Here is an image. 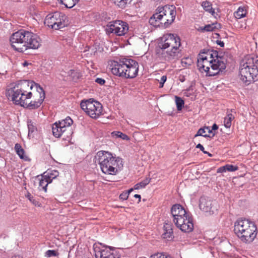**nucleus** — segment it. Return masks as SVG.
I'll use <instances>...</instances> for the list:
<instances>
[{
	"label": "nucleus",
	"mask_w": 258,
	"mask_h": 258,
	"mask_svg": "<svg viewBox=\"0 0 258 258\" xmlns=\"http://www.w3.org/2000/svg\"><path fill=\"white\" fill-rule=\"evenodd\" d=\"M46 173V172H45ZM45 173H44V174ZM59 175V172L56 170H48L46 172V174L45 175L47 179L49 180L52 181L53 179L55 178Z\"/></svg>",
	"instance_id": "obj_27"
},
{
	"label": "nucleus",
	"mask_w": 258,
	"mask_h": 258,
	"mask_svg": "<svg viewBox=\"0 0 258 258\" xmlns=\"http://www.w3.org/2000/svg\"><path fill=\"white\" fill-rule=\"evenodd\" d=\"M139 67L137 61L131 58H122L119 59L118 61H114L111 72L119 77L133 79L138 75Z\"/></svg>",
	"instance_id": "obj_6"
},
{
	"label": "nucleus",
	"mask_w": 258,
	"mask_h": 258,
	"mask_svg": "<svg viewBox=\"0 0 258 258\" xmlns=\"http://www.w3.org/2000/svg\"><path fill=\"white\" fill-rule=\"evenodd\" d=\"M176 35L173 34H165L162 38V49H166L170 47V45L172 41L175 39Z\"/></svg>",
	"instance_id": "obj_20"
},
{
	"label": "nucleus",
	"mask_w": 258,
	"mask_h": 258,
	"mask_svg": "<svg viewBox=\"0 0 258 258\" xmlns=\"http://www.w3.org/2000/svg\"><path fill=\"white\" fill-rule=\"evenodd\" d=\"M181 49L180 48H171L170 50H167L164 54L165 59L170 61L178 59L181 56Z\"/></svg>",
	"instance_id": "obj_18"
},
{
	"label": "nucleus",
	"mask_w": 258,
	"mask_h": 258,
	"mask_svg": "<svg viewBox=\"0 0 258 258\" xmlns=\"http://www.w3.org/2000/svg\"><path fill=\"white\" fill-rule=\"evenodd\" d=\"M27 126L28 128V136L37 131L36 123L31 120H28Z\"/></svg>",
	"instance_id": "obj_33"
},
{
	"label": "nucleus",
	"mask_w": 258,
	"mask_h": 258,
	"mask_svg": "<svg viewBox=\"0 0 258 258\" xmlns=\"http://www.w3.org/2000/svg\"><path fill=\"white\" fill-rule=\"evenodd\" d=\"M173 227V226L172 223L165 222L163 227L164 232L162 235L164 239L169 240L174 238Z\"/></svg>",
	"instance_id": "obj_19"
},
{
	"label": "nucleus",
	"mask_w": 258,
	"mask_h": 258,
	"mask_svg": "<svg viewBox=\"0 0 258 258\" xmlns=\"http://www.w3.org/2000/svg\"><path fill=\"white\" fill-rule=\"evenodd\" d=\"M59 125H61L71 135L73 134V131L71 125L73 123V120L69 116L66 118L65 119L61 120L58 122Z\"/></svg>",
	"instance_id": "obj_21"
},
{
	"label": "nucleus",
	"mask_w": 258,
	"mask_h": 258,
	"mask_svg": "<svg viewBox=\"0 0 258 258\" xmlns=\"http://www.w3.org/2000/svg\"><path fill=\"white\" fill-rule=\"evenodd\" d=\"M176 15V11L168 6L158 7L156 13L150 18L149 23L154 26L163 25L167 28L174 21Z\"/></svg>",
	"instance_id": "obj_7"
},
{
	"label": "nucleus",
	"mask_w": 258,
	"mask_h": 258,
	"mask_svg": "<svg viewBox=\"0 0 258 258\" xmlns=\"http://www.w3.org/2000/svg\"><path fill=\"white\" fill-rule=\"evenodd\" d=\"M93 249L96 258H119L115 255L110 247L103 246L100 244H95Z\"/></svg>",
	"instance_id": "obj_13"
},
{
	"label": "nucleus",
	"mask_w": 258,
	"mask_h": 258,
	"mask_svg": "<svg viewBox=\"0 0 258 258\" xmlns=\"http://www.w3.org/2000/svg\"><path fill=\"white\" fill-rule=\"evenodd\" d=\"M206 154H207L209 157L212 156V155L211 153H209L208 152V153H207Z\"/></svg>",
	"instance_id": "obj_54"
},
{
	"label": "nucleus",
	"mask_w": 258,
	"mask_h": 258,
	"mask_svg": "<svg viewBox=\"0 0 258 258\" xmlns=\"http://www.w3.org/2000/svg\"><path fill=\"white\" fill-rule=\"evenodd\" d=\"M234 118V116L231 113H228L224 117V124L226 128H229L231 125V121Z\"/></svg>",
	"instance_id": "obj_28"
},
{
	"label": "nucleus",
	"mask_w": 258,
	"mask_h": 258,
	"mask_svg": "<svg viewBox=\"0 0 258 258\" xmlns=\"http://www.w3.org/2000/svg\"><path fill=\"white\" fill-rule=\"evenodd\" d=\"M134 197L135 198H137V199H139L138 203H139L141 201V196L140 195L136 194V195H134Z\"/></svg>",
	"instance_id": "obj_49"
},
{
	"label": "nucleus",
	"mask_w": 258,
	"mask_h": 258,
	"mask_svg": "<svg viewBox=\"0 0 258 258\" xmlns=\"http://www.w3.org/2000/svg\"><path fill=\"white\" fill-rule=\"evenodd\" d=\"M190 214L189 212H187L184 208L179 204L173 205L171 209V214L173 218V222L174 223L178 222V221H181L182 219Z\"/></svg>",
	"instance_id": "obj_16"
},
{
	"label": "nucleus",
	"mask_w": 258,
	"mask_h": 258,
	"mask_svg": "<svg viewBox=\"0 0 258 258\" xmlns=\"http://www.w3.org/2000/svg\"><path fill=\"white\" fill-rule=\"evenodd\" d=\"M200 208L208 215H212L217 210V203L208 197H202L200 200Z\"/></svg>",
	"instance_id": "obj_14"
},
{
	"label": "nucleus",
	"mask_w": 258,
	"mask_h": 258,
	"mask_svg": "<svg viewBox=\"0 0 258 258\" xmlns=\"http://www.w3.org/2000/svg\"><path fill=\"white\" fill-rule=\"evenodd\" d=\"M24 85H27L30 87V89H32L33 87H35L36 89V93L34 94V97H35L34 100L31 101L28 103L27 100L25 102L22 107L29 110H34L38 108L43 103L45 98V91L38 84L35 83L34 81H25L23 82Z\"/></svg>",
	"instance_id": "obj_9"
},
{
	"label": "nucleus",
	"mask_w": 258,
	"mask_h": 258,
	"mask_svg": "<svg viewBox=\"0 0 258 258\" xmlns=\"http://www.w3.org/2000/svg\"><path fill=\"white\" fill-rule=\"evenodd\" d=\"M53 135L56 138H59L62 136L64 139H70L72 135L63 128L61 125H59L58 122H56L52 126Z\"/></svg>",
	"instance_id": "obj_17"
},
{
	"label": "nucleus",
	"mask_w": 258,
	"mask_h": 258,
	"mask_svg": "<svg viewBox=\"0 0 258 258\" xmlns=\"http://www.w3.org/2000/svg\"><path fill=\"white\" fill-rule=\"evenodd\" d=\"M151 179L146 178L143 181L136 184L134 186L135 189H139L145 187V186L148 184L150 182Z\"/></svg>",
	"instance_id": "obj_32"
},
{
	"label": "nucleus",
	"mask_w": 258,
	"mask_h": 258,
	"mask_svg": "<svg viewBox=\"0 0 258 258\" xmlns=\"http://www.w3.org/2000/svg\"><path fill=\"white\" fill-rule=\"evenodd\" d=\"M240 79L245 85L258 80V56H248L240 64Z\"/></svg>",
	"instance_id": "obj_5"
},
{
	"label": "nucleus",
	"mask_w": 258,
	"mask_h": 258,
	"mask_svg": "<svg viewBox=\"0 0 258 258\" xmlns=\"http://www.w3.org/2000/svg\"><path fill=\"white\" fill-rule=\"evenodd\" d=\"M80 106L86 114L92 118L96 119L102 114V105L98 101L94 100L93 99L82 101Z\"/></svg>",
	"instance_id": "obj_11"
},
{
	"label": "nucleus",
	"mask_w": 258,
	"mask_h": 258,
	"mask_svg": "<svg viewBox=\"0 0 258 258\" xmlns=\"http://www.w3.org/2000/svg\"><path fill=\"white\" fill-rule=\"evenodd\" d=\"M174 224L181 231L185 233L190 232L194 230L193 218L191 214L187 215L182 219L181 221H178V222Z\"/></svg>",
	"instance_id": "obj_15"
},
{
	"label": "nucleus",
	"mask_w": 258,
	"mask_h": 258,
	"mask_svg": "<svg viewBox=\"0 0 258 258\" xmlns=\"http://www.w3.org/2000/svg\"><path fill=\"white\" fill-rule=\"evenodd\" d=\"M167 80V77L166 76H163L161 78L159 88H162L164 86V83L166 82Z\"/></svg>",
	"instance_id": "obj_40"
},
{
	"label": "nucleus",
	"mask_w": 258,
	"mask_h": 258,
	"mask_svg": "<svg viewBox=\"0 0 258 258\" xmlns=\"http://www.w3.org/2000/svg\"><path fill=\"white\" fill-rule=\"evenodd\" d=\"M60 3L65 6L67 8H73L79 2V0H58Z\"/></svg>",
	"instance_id": "obj_26"
},
{
	"label": "nucleus",
	"mask_w": 258,
	"mask_h": 258,
	"mask_svg": "<svg viewBox=\"0 0 258 258\" xmlns=\"http://www.w3.org/2000/svg\"><path fill=\"white\" fill-rule=\"evenodd\" d=\"M15 150L21 159H25L26 157L25 156V151L19 144H16L15 145Z\"/></svg>",
	"instance_id": "obj_29"
},
{
	"label": "nucleus",
	"mask_w": 258,
	"mask_h": 258,
	"mask_svg": "<svg viewBox=\"0 0 258 258\" xmlns=\"http://www.w3.org/2000/svg\"><path fill=\"white\" fill-rule=\"evenodd\" d=\"M115 5L121 9L125 8L128 5L131 4L133 0H112Z\"/></svg>",
	"instance_id": "obj_24"
},
{
	"label": "nucleus",
	"mask_w": 258,
	"mask_h": 258,
	"mask_svg": "<svg viewBox=\"0 0 258 258\" xmlns=\"http://www.w3.org/2000/svg\"><path fill=\"white\" fill-rule=\"evenodd\" d=\"M59 254L56 250H48L45 253V256L48 257L51 256H56Z\"/></svg>",
	"instance_id": "obj_38"
},
{
	"label": "nucleus",
	"mask_w": 258,
	"mask_h": 258,
	"mask_svg": "<svg viewBox=\"0 0 258 258\" xmlns=\"http://www.w3.org/2000/svg\"><path fill=\"white\" fill-rule=\"evenodd\" d=\"M202 6L206 11L211 14L213 16L214 15L215 13V10L212 8V5L210 2L208 1L203 2Z\"/></svg>",
	"instance_id": "obj_25"
},
{
	"label": "nucleus",
	"mask_w": 258,
	"mask_h": 258,
	"mask_svg": "<svg viewBox=\"0 0 258 258\" xmlns=\"http://www.w3.org/2000/svg\"><path fill=\"white\" fill-rule=\"evenodd\" d=\"M95 82L101 85H103L105 83V80L101 78H97L95 79Z\"/></svg>",
	"instance_id": "obj_41"
},
{
	"label": "nucleus",
	"mask_w": 258,
	"mask_h": 258,
	"mask_svg": "<svg viewBox=\"0 0 258 258\" xmlns=\"http://www.w3.org/2000/svg\"><path fill=\"white\" fill-rule=\"evenodd\" d=\"M196 148H199L200 149L201 151H202L204 154H207L208 153V152L205 151V149H204V147H203V146L202 145H201V144H198L197 146H196Z\"/></svg>",
	"instance_id": "obj_43"
},
{
	"label": "nucleus",
	"mask_w": 258,
	"mask_h": 258,
	"mask_svg": "<svg viewBox=\"0 0 258 258\" xmlns=\"http://www.w3.org/2000/svg\"><path fill=\"white\" fill-rule=\"evenodd\" d=\"M225 168L226 171L233 172L235 171L238 169V167L237 166H234L231 164H226L225 165Z\"/></svg>",
	"instance_id": "obj_39"
},
{
	"label": "nucleus",
	"mask_w": 258,
	"mask_h": 258,
	"mask_svg": "<svg viewBox=\"0 0 258 258\" xmlns=\"http://www.w3.org/2000/svg\"><path fill=\"white\" fill-rule=\"evenodd\" d=\"M134 189L133 188H130L129 190H128L127 191H126V192H127L128 194V195H129V194L132 191H133Z\"/></svg>",
	"instance_id": "obj_52"
},
{
	"label": "nucleus",
	"mask_w": 258,
	"mask_h": 258,
	"mask_svg": "<svg viewBox=\"0 0 258 258\" xmlns=\"http://www.w3.org/2000/svg\"><path fill=\"white\" fill-rule=\"evenodd\" d=\"M246 10L243 7H239L237 11L234 12V16L236 19H241L246 15Z\"/></svg>",
	"instance_id": "obj_30"
},
{
	"label": "nucleus",
	"mask_w": 258,
	"mask_h": 258,
	"mask_svg": "<svg viewBox=\"0 0 258 258\" xmlns=\"http://www.w3.org/2000/svg\"><path fill=\"white\" fill-rule=\"evenodd\" d=\"M207 132L210 134L213 133L210 126H205L203 128H200L198 130L197 133L195 135V137H197L198 136H203L206 138L210 137L209 135H204V134L206 133Z\"/></svg>",
	"instance_id": "obj_23"
},
{
	"label": "nucleus",
	"mask_w": 258,
	"mask_h": 258,
	"mask_svg": "<svg viewBox=\"0 0 258 258\" xmlns=\"http://www.w3.org/2000/svg\"><path fill=\"white\" fill-rule=\"evenodd\" d=\"M180 39L178 36L176 35L175 37V39H174V40L172 41V43L170 45V47H171V48L177 49L180 48Z\"/></svg>",
	"instance_id": "obj_34"
},
{
	"label": "nucleus",
	"mask_w": 258,
	"mask_h": 258,
	"mask_svg": "<svg viewBox=\"0 0 258 258\" xmlns=\"http://www.w3.org/2000/svg\"><path fill=\"white\" fill-rule=\"evenodd\" d=\"M23 65L24 66H27L28 65V62L27 61H25L24 63H23Z\"/></svg>",
	"instance_id": "obj_53"
},
{
	"label": "nucleus",
	"mask_w": 258,
	"mask_h": 258,
	"mask_svg": "<svg viewBox=\"0 0 258 258\" xmlns=\"http://www.w3.org/2000/svg\"><path fill=\"white\" fill-rule=\"evenodd\" d=\"M234 231L239 239L245 243H251L257 234L255 223L245 218H239L235 222Z\"/></svg>",
	"instance_id": "obj_4"
},
{
	"label": "nucleus",
	"mask_w": 258,
	"mask_h": 258,
	"mask_svg": "<svg viewBox=\"0 0 258 258\" xmlns=\"http://www.w3.org/2000/svg\"><path fill=\"white\" fill-rule=\"evenodd\" d=\"M27 198L30 201H32L33 197L30 194H28L27 195Z\"/></svg>",
	"instance_id": "obj_51"
},
{
	"label": "nucleus",
	"mask_w": 258,
	"mask_h": 258,
	"mask_svg": "<svg viewBox=\"0 0 258 258\" xmlns=\"http://www.w3.org/2000/svg\"><path fill=\"white\" fill-rule=\"evenodd\" d=\"M128 197V194L126 192H123L119 195V198L122 200H126L127 199Z\"/></svg>",
	"instance_id": "obj_42"
},
{
	"label": "nucleus",
	"mask_w": 258,
	"mask_h": 258,
	"mask_svg": "<svg viewBox=\"0 0 258 258\" xmlns=\"http://www.w3.org/2000/svg\"><path fill=\"white\" fill-rule=\"evenodd\" d=\"M215 25L216 24L214 23L212 24H208L204 27H200L198 29V30L202 32L213 31L216 28Z\"/></svg>",
	"instance_id": "obj_31"
},
{
	"label": "nucleus",
	"mask_w": 258,
	"mask_h": 258,
	"mask_svg": "<svg viewBox=\"0 0 258 258\" xmlns=\"http://www.w3.org/2000/svg\"><path fill=\"white\" fill-rule=\"evenodd\" d=\"M218 128V126L216 123H214L213 124V125L212 126V129H211V130L212 131L213 130H214V131L217 130Z\"/></svg>",
	"instance_id": "obj_47"
},
{
	"label": "nucleus",
	"mask_w": 258,
	"mask_h": 258,
	"mask_svg": "<svg viewBox=\"0 0 258 258\" xmlns=\"http://www.w3.org/2000/svg\"><path fill=\"white\" fill-rule=\"evenodd\" d=\"M95 160L102 172L106 174H117L123 165L121 158L106 151H99L95 156Z\"/></svg>",
	"instance_id": "obj_3"
},
{
	"label": "nucleus",
	"mask_w": 258,
	"mask_h": 258,
	"mask_svg": "<svg viewBox=\"0 0 258 258\" xmlns=\"http://www.w3.org/2000/svg\"><path fill=\"white\" fill-rule=\"evenodd\" d=\"M175 102L177 107V109L178 111L181 110L184 105V101L180 97L175 96Z\"/></svg>",
	"instance_id": "obj_36"
},
{
	"label": "nucleus",
	"mask_w": 258,
	"mask_h": 258,
	"mask_svg": "<svg viewBox=\"0 0 258 258\" xmlns=\"http://www.w3.org/2000/svg\"><path fill=\"white\" fill-rule=\"evenodd\" d=\"M216 43L222 47L224 46V42L222 41L217 40L216 41Z\"/></svg>",
	"instance_id": "obj_46"
},
{
	"label": "nucleus",
	"mask_w": 258,
	"mask_h": 258,
	"mask_svg": "<svg viewBox=\"0 0 258 258\" xmlns=\"http://www.w3.org/2000/svg\"><path fill=\"white\" fill-rule=\"evenodd\" d=\"M25 81H20L18 84L6 90L7 96L11 99L13 103L21 106H23L27 99L31 98L33 95L31 92H27L24 89L27 86L23 84Z\"/></svg>",
	"instance_id": "obj_8"
},
{
	"label": "nucleus",
	"mask_w": 258,
	"mask_h": 258,
	"mask_svg": "<svg viewBox=\"0 0 258 258\" xmlns=\"http://www.w3.org/2000/svg\"><path fill=\"white\" fill-rule=\"evenodd\" d=\"M112 135L113 136H115L117 138H119L125 141H129L130 138L126 135L120 132H113L112 133Z\"/></svg>",
	"instance_id": "obj_35"
},
{
	"label": "nucleus",
	"mask_w": 258,
	"mask_h": 258,
	"mask_svg": "<svg viewBox=\"0 0 258 258\" xmlns=\"http://www.w3.org/2000/svg\"><path fill=\"white\" fill-rule=\"evenodd\" d=\"M51 182V180L47 179L45 175H43L41 179H39V190H43L45 192L47 191V186L49 183Z\"/></svg>",
	"instance_id": "obj_22"
},
{
	"label": "nucleus",
	"mask_w": 258,
	"mask_h": 258,
	"mask_svg": "<svg viewBox=\"0 0 258 258\" xmlns=\"http://www.w3.org/2000/svg\"><path fill=\"white\" fill-rule=\"evenodd\" d=\"M185 90H188V92H193V87L192 85H190L187 89H186Z\"/></svg>",
	"instance_id": "obj_50"
},
{
	"label": "nucleus",
	"mask_w": 258,
	"mask_h": 258,
	"mask_svg": "<svg viewBox=\"0 0 258 258\" xmlns=\"http://www.w3.org/2000/svg\"><path fill=\"white\" fill-rule=\"evenodd\" d=\"M183 93L186 97H189L193 94V92H188V90H184Z\"/></svg>",
	"instance_id": "obj_45"
},
{
	"label": "nucleus",
	"mask_w": 258,
	"mask_h": 258,
	"mask_svg": "<svg viewBox=\"0 0 258 258\" xmlns=\"http://www.w3.org/2000/svg\"><path fill=\"white\" fill-rule=\"evenodd\" d=\"M128 30V24L121 20H116L109 22L106 27L107 33H114L118 36H123L126 34Z\"/></svg>",
	"instance_id": "obj_12"
},
{
	"label": "nucleus",
	"mask_w": 258,
	"mask_h": 258,
	"mask_svg": "<svg viewBox=\"0 0 258 258\" xmlns=\"http://www.w3.org/2000/svg\"><path fill=\"white\" fill-rule=\"evenodd\" d=\"M179 80L181 82H183L185 80V77L184 76H180L179 77Z\"/></svg>",
	"instance_id": "obj_48"
},
{
	"label": "nucleus",
	"mask_w": 258,
	"mask_h": 258,
	"mask_svg": "<svg viewBox=\"0 0 258 258\" xmlns=\"http://www.w3.org/2000/svg\"><path fill=\"white\" fill-rule=\"evenodd\" d=\"M10 41L14 49L20 52L29 49H38L41 45V39L36 34L24 29L14 33Z\"/></svg>",
	"instance_id": "obj_1"
},
{
	"label": "nucleus",
	"mask_w": 258,
	"mask_h": 258,
	"mask_svg": "<svg viewBox=\"0 0 258 258\" xmlns=\"http://www.w3.org/2000/svg\"><path fill=\"white\" fill-rule=\"evenodd\" d=\"M181 62L183 67H187L191 65L192 60L190 58L184 57L181 59Z\"/></svg>",
	"instance_id": "obj_37"
},
{
	"label": "nucleus",
	"mask_w": 258,
	"mask_h": 258,
	"mask_svg": "<svg viewBox=\"0 0 258 258\" xmlns=\"http://www.w3.org/2000/svg\"><path fill=\"white\" fill-rule=\"evenodd\" d=\"M204 54V52H201L197 61V66L201 72H206L208 76H214L226 69V61L218 56L217 51L209 54V57Z\"/></svg>",
	"instance_id": "obj_2"
},
{
	"label": "nucleus",
	"mask_w": 258,
	"mask_h": 258,
	"mask_svg": "<svg viewBox=\"0 0 258 258\" xmlns=\"http://www.w3.org/2000/svg\"><path fill=\"white\" fill-rule=\"evenodd\" d=\"M226 171V169L225 165V166L219 167L217 169V173H223L224 172H225Z\"/></svg>",
	"instance_id": "obj_44"
},
{
	"label": "nucleus",
	"mask_w": 258,
	"mask_h": 258,
	"mask_svg": "<svg viewBox=\"0 0 258 258\" xmlns=\"http://www.w3.org/2000/svg\"><path fill=\"white\" fill-rule=\"evenodd\" d=\"M44 24L52 29L59 30L67 26L69 23L68 17L65 14L55 12L46 16Z\"/></svg>",
	"instance_id": "obj_10"
}]
</instances>
